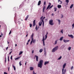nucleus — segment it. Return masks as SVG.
I'll list each match as a JSON object with an SVG mask.
<instances>
[{"label":"nucleus","mask_w":74,"mask_h":74,"mask_svg":"<svg viewBox=\"0 0 74 74\" xmlns=\"http://www.w3.org/2000/svg\"><path fill=\"white\" fill-rule=\"evenodd\" d=\"M42 63H43V60H40L38 64V67L40 68H42Z\"/></svg>","instance_id":"obj_1"},{"label":"nucleus","mask_w":74,"mask_h":74,"mask_svg":"<svg viewBox=\"0 0 74 74\" xmlns=\"http://www.w3.org/2000/svg\"><path fill=\"white\" fill-rule=\"evenodd\" d=\"M58 46H57L55 48H53L51 51L52 52H56V51H57L58 49Z\"/></svg>","instance_id":"obj_2"},{"label":"nucleus","mask_w":74,"mask_h":74,"mask_svg":"<svg viewBox=\"0 0 74 74\" xmlns=\"http://www.w3.org/2000/svg\"><path fill=\"white\" fill-rule=\"evenodd\" d=\"M49 24L51 25H53L54 23H53V20L51 19L49 21Z\"/></svg>","instance_id":"obj_3"},{"label":"nucleus","mask_w":74,"mask_h":74,"mask_svg":"<svg viewBox=\"0 0 74 74\" xmlns=\"http://www.w3.org/2000/svg\"><path fill=\"white\" fill-rule=\"evenodd\" d=\"M47 38H44V36H43V39L42 40V41H43V45L44 46H45V42L44 40H46Z\"/></svg>","instance_id":"obj_4"},{"label":"nucleus","mask_w":74,"mask_h":74,"mask_svg":"<svg viewBox=\"0 0 74 74\" xmlns=\"http://www.w3.org/2000/svg\"><path fill=\"white\" fill-rule=\"evenodd\" d=\"M68 36L69 37H71L72 38H74V36H73V35H69L68 34Z\"/></svg>","instance_id":"obj_5"},{"label":"nucleus","mask_w":74,"mask_h":74,"mask_svg":"<svg viewBox=\"0 0 74 74\" xmlns=\"http://www.w3.org/2000/svg\"><path fill=\"white\" fill-rule=\"evenodd\" d=\"M49 4L48 5V6H47V8L46 9V10H48V8H49V7H50V6H51V3H49Z\"/></svg>","instance_id":"obj_6"},{"label":"nucleus","mask_w":74,"mask_h":74,"mask_svg":"<svg viewBox=\"0 0 74 74\" xmlns=\"http://www.w3.org/2000/svg\"><path fill=\"white\" fill-rule=\"evenodd\" d=\"M35 56L36 58V61H37V62H38V56Z\"/></svg>","instance_id":"obj_7"},{"label":"nucleus","mask_w":74,"mask_h":74,"mask_svg":"<svg viewBox=\"0 0 74 74\" xmlns=\"http://www.w3.org/2000/svg\"><path fill=\"white\" fill-rule=\"evenodd\" d=\"M49 63V61H45L44 63V65H46L47 64Z\"/></svg>","instance_id":"obj_8"},{"label":"nucleus","mask_w":74,"mask_h":74,"mask_svg":"<svg viewBox=\"0 0 74 74\" xmlns=\"http://www.w3.org/2000/svg\"><path fill=\"white\" fill-rule=\"evenodd\" d=\"M63 41L64 42L66 43V42H69V40H65L64 39L63 40Z\"/></svg>","instance_id":"obj_9"},{"label":"nucleus","mask_w":74,"mask_h":74,"mask_svg":"<svg viewBox=\"0 0 74 74\" xmlns=\"http://www.w3.org/2000/svg\"><path fill=\"white\" fill-rule=\"evenodd\" d=\"M40 21H41L42 22H43L42 23V26H44V21L43 20V19H41Z\"/></svg>","instance_id":"obj_10"},{"label":"nucleus","mask_w":74,"mask_h":74,"mask_svg":"<svg viewBox=\"0 0 74 74\" xmlns=\"http://www.w3.org/2000/svg\"><path fill=\"white\" fill-rule=\"evenodd\" d=\"M12 66L13 67V68H14V70H16V68L15 67V66H14V65L13 64L12 65Z\"/></svg>","instance_id":"obj_11"},{"label":"nucleus","mask_w":74,"mask_h":74,"mask_svg":"<svg viewBox=\"0 0 74 74\" xmlns=\"http://www.w3.org/2000/svg\"><path fill=\"white\" fill-rule=\"evenodd\" d=\"M57 7L58 8H60L62 7V6L61 5H58L57 6Z\"/></svg>","instance_id":"obj_12"},{"label":"nucleus","mask_w":74,"mask_h":74,"mask_svg":"<svg viewBox=\"0 0 74 74\" xmlns=\"http://www.w3.org/2000/svg\"><path fill=\"white\" fill-rule=\"evenodd\" d=\"M44 54L45 55H46V54H47V52H46V50L45 49V48H44Z\"/></svg>","instance_id":"obj_13"},{"label":"nucleus","mask_w":74,"mask_h":74,"mask_svg":"<svg viewBox=\"0 0 74 74\" xmlns=\"http://www.w3.org/2000/svg\"><path fill=\"white\" fill-rule=\"evenodd\" d=\"M30 70H33L34 68L32 67H31L29 68Z\"/></svg>","instance_id":"obj_14"},{"label":"nucleus","mask_w":74,"mask_h":74,"mask_svg":"<svg viewBox=\"0 0 74 74\" xmlns=\"http://www.w3.org/2000/svg\"><path fill=\"white\" fill-rule=\"evenodd\" d=\"M41 1H39L38 2V5H40V4H41Z\"/></svg>","instance_id":"obj_15"},{"label":"nucleus","mask_w":74,"mask_h":74,"mask_svg":"<svg viewBox=\"0 0 74 74\" xmlns=\"http://www.w3.org/2000/svg\"><path fill=\"white\" fill-rule=\"evenodd\" d=\"M66 64L64 63L63 65V69H64L65 67H66Z\"/></svg>","instance_id":"obj_16"},{"label":"nucleus","mask_w":74,"mask_h":74,"mask_svg":"<svg viewBox=\"0 0 74 74\" xmlns=\"http://www.w3.org/2000/svg\"><path fill=\"white\" fill-rule=\"evenodd\" d=\"M45 8H46L45 6H44L43 7V11H42L43 12H44V10H45Z\"/></svg>","instance_id":"obj_17"},{"label":"nucleus","mask_w":74,"mask_h":74,"mask_svg":"<svg viewBox=\"0 0 74 74\" xmlns=\"http://www.w3.org/2000/svg\"><path fill=\"white\" fill-rule=\"evenodd\" d=\"M39 26H41V25H42V22L40 21L39 23Z\"/></svg>","instance_id":"obj_18"},{"label":"nucleus","mask_w":74,"mask_h":74,"mask_svg":"<svg viewBox=\"0 0 74 74\" xmlns=\"http://www.w3.org/2000/svg\"><path fill=\"white\" fill-rule=\"evenodd\" d=\"M62 74H65V72H64V69H62Z\"/></svg>","instance_id":"obj_19"},{"label":"nucleus","mask_w":74,"mask_h":74,"mask_svg":"<svg viewBox=\"0 0 74 74\" xmlns=\"http://www.w3.org/2000/svg\"><path fill=\"white\" fill-rule=\"evenodd\" d=\"M23 53V51H20L19 54V55H21V54H22Z\"/></svg>","instance_id":"obj_20"},{"label":"nucleus","mask_w":74,"mask_h":74,"mask_svg":"<svg viewBox=\"0 0 74 74\" xmlns=\"http://www.w3.org/2000/svg\"><path fill=\"white\" fill-rule=\"evenodd\" d=\"M63 37H62L61 38H60V41H62V40H63Z\"/></svg>","instance_id":"obj_21"},{"label":"nucleus","mask_w":74,"mask_h":74,"mask_svg":"<svg viewBox=\"0 0 74 74\" xmlns=\"http://www.w3.org/2000/svg\"><path fill=\"white\" fill-rule=\"evenodd\" d=\"M42 51H43V49H40L39 50V52L41 53L42 52Z\"/></svg>","instance_id":"obj_22"},{"label":"nucleus","mask_w":74,"mask_h":74,"mask_svg":"<svg viewBox=\"0 0 74 74\" xmlns=\"http://www.w3.org/2000/svg\"><path fill=\"white\" fill-rule=\"evenodd\" d=\"M73 4H72V5H71V6L70 7V8H72V7H73Z\"/></svg>","instance_id":"obj_23"},{"label":"nucleus","mask_w":74,"mask_h":74,"mask_svg":"<svg viewBox=\"0 0 74 74\" xmlns=\"http://www.w3.org/2000/svg\"><path fill=\"white\" fill-rule=\"evenodd\" d=\"M57 21H58V22H59L58 24H60V22L61 21L60 20L57 19Z\"/></svg>","instance_id":"obj_24"},{"label":"nucleus","mask_w":74,"mask_h":74,"mask_svg":"<svg viewBox=\"0 0 74 74\" xmlns=\"http://www.w3.org/2000/svg\"><path fill=\"white\" fill-rule=\"evenodd\" d=\"M53 5H52L50 7H50L48 8V9H49V10H50V9H51V8H52V7H53Z\"/></svg>","instance_id":"obj_25"},{"label":"nucleus","mask_w":74,"mask_h":74,"mask_svg":"<svg viewBox=\"0 0 74 74\" xmlns=\"http://www.w3.org/2000/svg\"><path fill=\"white\" fill-rule=\"evenodd\" d=\"M54 10L55 12H56V10H57V8H56L55 7L54 8Z\"/></svg>","instance_id":"obj_26"},{"label":"nucleus","mask_w":74,"mask_h":74,"mask_svg":"<svg viewBox=\"0 0 74 74\" xmlns=\"http://www.w3.org/2000/svg\"><path fill=\"white\" fill-rule=\"evenodd\" d=\"M20 58V57H18L15 59V60H18Z\"/></svg>","instance_id":"obj_27"},{"label":"nucleus","mask_w":74,"mask_h":74,"mask_svg":"<svg viewBox=\"0 0 74 74\" xmlns=\"http://www.w3.org/2000/svg\"><path fill=\"white\" fill-rule=\"evenodd\" d=\"M19 64L20 66H22V64H21V61L19 62Z\"/></svg>","instance_id":"obj_28"},{"label":"nucleus","mask_w":74,"mask_h":74,"mask_svg":"<svg viewBox=\"0 0 74 74\" xmlns=\"http://www.w3.org/2000/svg\"><path fill=\"white\" fill-rule=\"evenodd\" d=\"M65 1L66 3H68L69 2V0H66Z\"/></svg>","instance_id":"obj_29"},{"label":"nucleus","mask_w":74,"mask_h":74,"mask_svg":"<svg viewBox=\"0 0 74 74\" xmlns=\"http://www.w3.org/2000/svg\"><path fill=\"white\" fill-rule=\"evenodd\" d=\"M62 56H60L58 59V60H60L61 59H62Z\"/></svg>","instance_id":"obj_30"},{"label":"nucleus","mask_w":74,"mask_h":74,"mask_svg":"<svg viewBox=\"0 0 74 74\" xmlns=\"http://www.w3.org/2000/svg\"><path fill=\"white\" fill-rule=\"evenodd\" d=\"M71 47H69L68 48V49L69 50V51H70L71 50Z\"/></svg>","instance_id":"obj_31"},{"label":"nucleus","mask_w":74,"mask_h":74,"mask_svg":"<svg viewBox=\"0 0 74 74\" xmlns=\"http://www.w3.org/2000/svg\"><path fill=\"white\" fill-rule=\"evenodd\" d=\"M8 62H10V60L9 59V56H8Z\"/></svg>","instance_id":"obj_32"},{"label":"nucleus","mask_w":74,"mask_h":74,"mask_svg":"<svg viewBox=\"0 0 74 74\" xmlns=\"http://www.w3.org/2000/svg\"><path fill=\"white\" fill-rule=\"evenodd\" d=\"M35 25H36V23H33V27H34Z\"/></svg>","instance_id":"obj_33"},{"label":"nucleus","mask_w":74,"mask_h":74,"mask_svg":"<svg viewBox=\"0 0 74 74\" xmlns=\"http://www.w3.org/2000/svg\"><path fill=\"white\" fill-rule=\"evenodd\" d=\"M58 1H60V4H62V1H61L60 0H58Z\"/></svg>","instance_id":"obj_34"},{"label":"nucleus","mask_w":74,"mask_h":74,"mask_svg":"<svg viewBox=\"0 0 74 74\" xmlns=\"http://www.w3.org/2000/svg\"><path fill=\"white\" fill-rule=\"evenodd\" d=\"M72 29H73L74 27V23L72 25Z\"/></svg>","instance_id":"obj_35"},{"label":"nucleus","mask_w":74,"mask_h":74,"mask_svg":"<svg viewBox=\"0 0 74 74\" xmlns=\"http://www.w3.org/2000/svg\"><path fill=\"white\" fill-rule=\"evenodd\" d=\"M33 43H35V42H36V40H33Z\"/></svg>","instance_id":"obj_36"},{"label":"nucleus","mask_w":74,"mask_h":74,"mask_svg":"<svg viewBox=\"0 0 74 74\" xmlns=\"http://www.w3.org/2000/svg\"><path fill=\"white\" fill-rule=\"evenodd\" d=\"M57 44V41H56L55 42L54 45H56Z\"/></svg>","instance_id":"obj_37"},{"label":"nucleus","mask_w":74,"mask_h":74,"mask_svg":"<svg viewBox=\"0 0 74 74\" xmlns=\"http://www.w3.org/2000/svg\"><path fill=\"white\" fill-rule=\"evenodd\" d=\"M33 36H34V34H32L31 36V37H33Z\"/></svg>","instance_id":"obj_38"},{"label":"nucleus","mask_w":74,"mask_h":74,"mask_svg":"<svg viewBox=\"0 0 74 74\" xmlns=\"http://www.w3.org/2000/svg\"><path fill=\"white\" fill-rule=\"evenodd\" d=\"M73 66H72L71 68V70H73Z\"/></svg>","instance_id":"obj_39"},{"label":"nucleus","mask_w":74,"mask_h":74,"mask_svg":"<svg viewBox=\"0 0 74 74\" xmlns=\"http://www.w3.org/2000/svg\"><path fill=\"white\" fill-rule=\"evenodd\" d=\"M33 74H37L36 73H35V72H34V71H33Z\"/></svg>","instance_id":"obj_40"},{"label":"nucleus","mask_w":74,"mask_h":74,"mask_svg":"<svg viewBox=\"0 0 74 74\" xmlns=\"http://www.w3.org/2000/svg\"><path fill=\"white\" fill-rule=\"evenodd\" d=\"M29 17V15H27L26 17V18H25V19H27V18H28Z\"/></svg>","instance_id":"obj_41"},{"label":"nucleus","mask_w":74,"mask_h":74,"mask_svg":"<svg viewBox=\"0 0 74 74\" xmlns=\"http://www.w3.org/2000/svg\"><path fill=\"white\" fill-rule=\"evenodd\" d=\"M10 59H11V60H12V56H11V57H10Z\"/></svg>","instance_id":"obj_42"},{"label":"nucleus","mask_w":74,"mask_h":74,"mask_svg":"<svg viewBox=\"0 0 74 74\" xmlns=\"http://www.w3.org/2000/svg\"><path fill=\"white\" fill-rule=\"evenodd\" d=\"M32 25L31 24H30V27H32Z\"/></svg>","instance_id":"obj_43"},{"label":"nucleus","mask_w":74,"mask_h":74,"mask_svg":"<svg viewBox=\"0 0 74 74\" xmlns=\"http://www.w3.org/2000/svg\"><path fill=\"white\" fill-rule=\"evenodd\" d=\"M61 32L62 33V34L63 33V30H61Z\"/></svg>","instance_id":"obj_44"},{"label":"nucleus","mask_w":74,"mask_h":74,"mask_svg":"<svg viewBox=\"0 0 74 74\" xmlns=\"http://www.w3.org/2000/svg\"><path fill=\"white\" fill-rule=\"evenodd\" d=\"M32 42H33V41L32 40L30 42V45H32Z\"/></svg>","instance_id":"obj_45"},{"label":"nucleus","mask_w":74,"mask_h":74,"mask_svg":"<svg viewBox=\"0 0 74 74\" xmlns=\"http://www.w3.org/2000/svg\"><path fill=\"white\" fill-rule=\"evenodd\" d=\"M32 41H33V37H31Z\"/></svg>","instance_id":"obj_46"},{"label":"nucleus","mask_w":74,"mask_h":74,"mask_svg":"<svg viewBox=\"0 0 74 74\" xmlns=\"http://www.w3.org/2000/svg\"><path fill=\"white\" fill-rule=\"evenodd\" d=\"M37 25H36V30H37Z\"/></svg>","instance_id":"obj_47"},{"label":"nucleus","mask_w":74,"mask_h":74,"mask_svg":"<svg viewBox=\"0 0 74 74\" xmlns=\"http://www.w3.org/2000/svg\"><path fill=\"white\" fill-rule=\"evenodd\" d=\"M11 34V30L9 33V34Z\"/></svg>","instance_id":"obj_48"},{"label":"nucleus","mask_w":74,"mask_h":74,"mask_svg":"<svg viewBox=\"0 0 74 74\" xmlns=\"http://www.w3.org/2000/svg\"><path fill=\"white\" fill-rule=\"evenodd\" d=\"M46 4V2L44 1V5H45Z\"/></svg>","instance_id":"obj_49"},{"label":"nucleus","mask_w":74,"mask_h":74,"mask_svg":"<svg viewBox=\"0 0 74 74\" xmlns=\"http://www.w3.org/2000/svg\"><path fill=\"white\" fill-rule=\"evenodd\" d=\"M45 38H47V35H46L45 36Z\"/></svg>","instance_id":"obj_50"},{"label":"nucleus","mask_w":74,"mask_h":74,"mask_svg":"<svg viewBox=\"0 0 74 74\" xmlns=\"http://www.w3.org/2000/svg\"><path fill=\"white\" fill-rule=\"evenodd\" d=\"M11 53H12V51H11V52L9 53V55H11Z\"/></svg>","instance_id":"obj_51"},{"label":"nucleus","mask_w":74,"mask_h":74,"mask_svg":"<svg viewBox=\"0 0 74 74\" xmlns=\"http://www.w3.org/2000/svg\"><path fill=\"white\" fill-rule=\"evenodd\" d=\"M66 69H65L64 70V73H66Z\"/></svg>","instance_id":"obj_52"},{"label":"nucleus","mask_w":74,"mask_h":74,"mask_svg":"<svg viewBox=\"0 0 74 74\" xmlns=\"http://www.w3.org/2000/svg\"><path fill=\"white\" fill-rule=\"evenodd\" d=\"M6 61H7V59L6 58V57H5V63H6Z\"/></svg>","instance_id":"obj_53"},{"label":"nucleus","mask_w":74,"mask_h":74,"mask_svg":"<svg viewBox=\"0 0 74 74\" xmlns=\"http://www.w3.org/2000/svg\"><path fill=\"white\" fill-rule=\"evenodd\" d=\"M35 22H36V20H34V21L33 22V23H35Z\"/></svg>","instance_id":"obj_54"},{"label":"nucleus","mask_w":74,"mask_h":74,"mask_svg":"<svg viewBox=\"0 0 74 74\" xmlns=\"http://www.w3.org/2000/svg\"><path fill=\"white\" fill-rule=\"evenodd\" d=\"M40 19H43V16H42Z\"/></svg>","instance_id":"obj_55"},{"label":"nucleus","mask_w":74,"mask_h":74,"mask_svg":"<svg viewBox=\"0 0 74 74\" xmlns=\"http://www.w3.org/2000/svg\"><path fill=\"white\" fill-rule=\"evenodd\" d=\"M8 74L7 73L5 72H4V74Z\"/></svg>","instance_id":"obj_56"},{"label":"nucleus","mask_w":74,"mask_h":74,"mask_svg":"<svg viewBox=\"0 0 74 74\" xmlns=\"http://www.w3.org/2000/svg\"><path fill=\"white\" fill-rule=\"evenodd\" d=\"M30 41V39L28 41V42H29V41Z\"/></svg>","instance_id":"obj_57"},{"label":"nucleus","mask_w":74,"mask_h":74,"mask_svg":"<svg viewBox=\"0 0 74 74\" xmlns=\"http://www.w3.org/2000/svg\"><path fill=\"white\" fill-rule=\"evenodd\" d=\"M32 53H34V50H33L32 51Z\"/></svg>","instance_id":"obj_58"},{"label":"nucleus","mask_w":74,"mask_h":74,"mask_svg":"<svg viewBox=\"0 0 74 74\" xmlns=\"http://www.w3.org/2000/svg\"><path fill=\"white\" fill-rule=\"evenodd\" d=\"M8 47H7L6 48V50H7V49H8Z\"/></svg>","instance_id":"obj_59"},{"label":"nucleus","mask_w":74,"mask_h":74,"mask_svg":"<svg viewBox=\"0 0 74 74\" xmlns=\"http://www.w3.org/2000/svg\"><path fill=\"white\" fill-rule=\"evenodd\" d=\"M10 70V67H9L8 68V71H9Z\"/></svg>","instance_id":"obj_60"},{"label":"nucleus","mask_w":74,"mask_h":74,"mask_svg":"<svg viewBox=\"0 0 74 74\" xmlns=\"http://www.w3.org/2000/svg\"><path fill=\"white\" fill-rule=\"evenodd\" d=\"M63 15H62V16L61 18H63Z\"/></svg>","instance_id":"obj_61"},{"label":"nucleus","mask_w":74,"mask_h":74,"mask_svg":"<svg viewBox=\"0 0 74 74\" xmlns=\"http://www.w3.org/2000/svg\"><path fill=\"white\" fill-rule=\"evenodd\" d=\"M29 44V42H27V45H28Z\"/></svg>","instance_id":"obj_62"},{"label":"nucleus","mask_w":74,"mask_h":74,"mask_svg":"<svg viewBox=\"0 0 74 74\" xmlns=\"http://www.w3.org/2000/svg\"><path fill=\"white\" fill-rule=\"evenodd\" d=\"M15 47H16L17 46V45L16 44L15 45Z\"/></svg>","instance_id":"obj_63"},{"label":"nucleus","mask_w":74,"mask_h":74,"mask_svg":"<svg viewBox=\"0 0 74 74\" xmlns=\"http://www.w3.org/2000/svg\"><path fill=\"white\" fill-rule=\"evenodd\" d=\"M2 37V36H1V35H0V37Z\"/></svg>","instance_id":"obj_64"}]
</instances>
